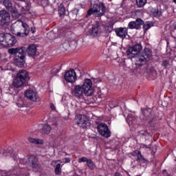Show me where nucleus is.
Returning a JSON list of instances; mask_svg holds the SVG:
<instances>
[{
	"label": "nucleus",
	"instance_id": "f257e3e1",
	"mask_svg": "<svg viewBox=\"0 0 176 176\" xmlns=\"http://www.w3.org/2000/svg\"><path fill=\"white\" fill-rule=\"evenodd\" d=\"M141 50H142V45H133L129 47L126 51L129 58H135V66L138 68L142 67V65L146 63V58H145V56L140 55V52H141Z\"/></svg>",
	"mask_w": 176,
	"mask_h": 176
},
{
	"label": "nucleus",
	"instance_id": "f03ea898",
	"mask_svg": "<svg viewBox=\"0 0 176 176\" xmlns=\"http://www.w3.org/2000/svg\"><path fill=\"white\" fill-rule=\"evenodd\" d=\"M105 6L102 3H98L94 5L92 8L88 10L86 17H89L91 14H94L96 17H101V16H104V13H105Z\"/></svg>",
	"mask_w": 176,
	"mask_h": 176
},
{
	"label": "nucleus",
	"instance_id": "7ed1b4c3",
	"mask_svg": "<svg viewBox=\"0 0 176 176\" xmlns=\"http://www.w3.org/2000/svg\"><path fill=\"white\" fill-rule=\"evenodd\" d=\"M16 25H20L23 27V32H19L17 31V29L16 30H12V34L14 35H16V36H20L21 38H24V36H28V34H30V27L28 25L21 21H18L15 23V24L12 25V28H14Z\"/></svg>",
	"mask_w": 176,
	"mask_h": 176
},
{
	"label": "nucleus",
	"instance_id": "20e7f679",
	"mask_svg": "<svg viewBox=\"0 0 176 176\" xmlns=\"http://www.w3.org/2000/svg\"><path fill=\"white\" fill-rule=\"evenodd\" d=\"M98 132L100 135L104 138H109L111 137V131L108 128V125L105 123H100L97 126Z\"/></svg>",
	"mask_w": 176,
	"mask_h": 176
},
{
	"label": "nucleus",
	"instance_id": "39448f33",
	"mask_svg": "<svg viewBox=\"0 0 176 176\" xmlns=\"http://www.w3.org/2000/svg\"><path fill=\"white\" fill-rule=\"evenodd\" d=\"M92 86H93V82H91V80L89 78H86L84 80L82 87L84 90V93L85 96H90L93 94V89H91Z\"/></svg>",
	"mask_w": 176,
	"mask_h": 176
},
{
	"label": "nucleus",
	"instance_id": "423d86ee",
	"mask_svg": "<svg viewBox=\"0 0 176 176\" xmlns=\"http://www.w3.org/2000/svg\"><path fill=\"white\" fill-rule=\"evenodd\" d=\"M77 120V124L82 129H87L88 126H90L89 120L86 118V116L78 115L76 118Z\"/></svg>",
	"mask_w": 176,
	"mask_h": 176
},
{
	"label": "nucleus",
	"instance_id": "0eeeda50",
	"mask_svg": "<svg viewBox=\"0 0 176 176\" xmlns=\"http://www.w3.org/2000/svg\"><path fill=\"white\" fill-rule=\"evenodd\" d=\"M1 24L4 27L9 25L10 23V14L6 10H2L0 12Z\"/></svg>",
	"mask_w": 176,
	"mask_h": 176
},
{
	"label": "nucleus",
	"instance_id": "6e6552de",
	"mask_svg": "<svg viewBox=\"0 0 176 176\" xmlns=\"http://www.w3.org/2000/svg\"><path fill=\"white\" fill-rule=\"evenodd\" d=\"M76 79H78V76L74 69L69 70L65 74V80L68 83H75Z\"/></svg>",
	"mask_w": 176,
	"mask_h": 176
},
{
	"label": "nucleus",
	"instance_id": "1a4fd4ad",
	"mask_svg": "<svg viewBox=\"0 0 176 176\" xmlns=\"http://www.w3.org/2000/svg\"><path fill=\"white\" fill-rule=\"evenodd\" d=\"M72 94L76 98H82L85 94V89H82L81 85H74V89L72 91Z\"/></svg>",
	"mask_w": 176,
	"mask_h": 176
},
{
	"label": "nucleus",
	"instance_id": "9d476101",
	"mask_svg": "<svg viewBox=\"0 0 176 176\" xmlns=\"http://www.w3.org/2000/svg\"><path fill=\"white\" fill-rule=\"evenodd\" d=\"M26 164L32 168H38V158L34 155L28 157L26 160Z\"/></svg>",
	"mask_w": 176,
	"mask_h": 176
},
{
	"label": "nucleus",
	"instance_id": "9b49d317",
	"mask_svg": "<svg viewBox=\"0 0 176 176\" xmlns=\"http://www.w3.org/2000/svg\"><path fill=\"white\" fill-rule=\"evenodd\" d=\"M14 61L16 67H19V68H23L25 63V52H23V54L15 57Z\"/></svg>",
	"mask_w": 176,
	"mask_h": 176
},
{
	"label": "nucleus",
	"instance_id": "f8f14e48",
	"mask_svg": "<svg viewBox=\"0 0 176 176\" xmlns=\"http://www.w3.org/2000/svg\"><path fill=\"white\" fill-rule=\"evenodd\" d=\"M25 96L28 100H30L31 101H39V96H38V94L33 90H28L25 92Z\"/></svg>",
	"mask_w": 176,
	"mask_h": 176
},
{
	"label": "nucleus",
	"instance_id": "ddd939ff",
	"mask_svg": "<svg viewBox=\"0 0 176 176\" xmlns=\"http://www.w3.org/2000/svg\"><path fill=\"white\" fill-rule=\"evenodd\" d=\"M142 24H144V21L141 19H138L136 21H131L128 27L130 30H140Z\"/></svg>",
	"mask_w": 176,
	"mask_h": 176
},
{
	"label": "nucleus",
	"instance_id": "4468645a",
	"mask_svg": "<svg viewBox=\"0 0 176 176\" xmlns=\"http://www.w3.org/2000/svg\"><path fill=\"white\" fill-rule=\"evenodd\" d=\"M26 52L30 57H36V56H38V51H36V45H29L26 50Z\"/></svg>",
	"mask_w": 176,
	"mask_h": 176
},
{
	"label": "nucleus",
	"instance_id": "2eb2a0df",
	"mask_svg": "<svg viewBox=\"0 0 176 176\" xmlns=\"http://www.w3.org/2000/svg\"><path fill=\"white\" fill-rule=\"evenodd\" d=\"M115 32L117 36L119 38H122V39H124L126 36H127V28H118L115 30Z\"/></svg>",
	"mask_w": 176,
	"mask_h": 176
},
{
	"label": "nucleus",
	"instance_id": "dca6fc26",
	"mask_svg": "<svg viewBox=\"0 0 176 176\" xmlns=\"http://www.w3.org/2000/svg\"><path fill=\"white\" fill-rule=\"evenodd\" d=\"M3 156H5V157H6V156H10V157H13V159H14V157L17 156V153L14 152L13 148L11 147H8L3 149Z\"/></svg>",
	"mask_w": 176,
	"mask_h": 176
},
{
	"label": "nucleus",
	"instance_id": "f3484780",
	"mask_svg": "<svg viewBox=\"0 0 176 176\" xmlns=\"http://www.w3.org/2000/svg\"><path fill=\"white\" fill-rule=\"evenodd\" d=\"M8 53L10 54H15L16 57L25 53V51L23 47L21 48H10L8 50Z\"/></svg>",
	"mask_w": 176,
	"mask_h": 176
},
{
	"label": "nucleus",
	"instance_id": "a211bd4d",
	"mask_svg": "<svg viewBox=\"0 0 176 176\" xmlns=\"http://www.w3.org/2000/svg\"><path fill=\"white\" fill-rule=\"evenodd\" d=\"M98 32H100V23L96 22L91 30H89V34L92 36H97L98 35Z\"/></svg>",
	"mask_w": 176,
	"mask_h": 176
},
{
	"label": "nucleus",
	"instance_id": "6ab92c4d",
	"mask_svg": "<svg viewBox=\"0 0 176 176\" xmlns=\"http://www.w3.org/2000/svg\"><path fill=\"white\" fill-rule=\"evenodd\" d=\"M132 156H137V161L138 162H141L142 163H147L148 160H146L142 155H141V151H133L132 153Z\"/></svg>",
	"mask_w": 176,
	"mask_h": 176
},
{
	"label": "nucleus",
	"instance_id": "aec40b11",
	"mask_svg": "<svg viewBox=\"0 0 176 176\" xmlns=\"http://www.w3.org/2000/svg\"><path fill=\"white\" fill-rule=\"evenodd\" d=\"M16 77L19 79L23 80L25 82V80L28 79V72L26 70H19Z\"/></svg>",
	"mask_w": 176,
	"mask_h": 176
},
{
	"label": "nucleus",
	"instance_id": "412c9836",
	"mask_svg": "<svg viewBox=\"0 0 176 176\" xmlns=\"http://www.w3.org/2000/svg\"><path fill=\"white\" fill-rule=\"evenodd\" d=\"M6 41L8 43V45H16L17 43V40L16 38L10 34H7L6 35Z\"/></svg>",
	"mask_w": 176,
	"mask_h": 176
},
{
	"label": "nucleus",
	"instance_id": "4be33fe9",
	"mask_svg": "<svg viewBox=\"0 0 176 176\" xmlns=\"http://www.w3.org/2000/svg\"><path fill=\"white\" fill-rule=\"evenodd\" d=\"M24 83H25V81L22 80L21 78H19V77H16V79L13 81V86L14 87H21L24 85Z\"/></svg>",
	"mask_w": 176,
	"mask_h": 176
},
{
	"label": "nucleus",
	"instance_id": "5701e85b",
	"mask_svg": "<svg viewBox=\"0 0 176 176\" xmlns=\"http://www.w3.org/2000/svg\"><path fill=\"white\" fill-rule=\"evenodd\" d=\"M0 3L3 5V6H5L6 9H8V10H12V8H13L10 0H0Z\"/></svg>",
	"mask_w": 176,
	"mask_h": 176
},
{
	"label": "nucleus",
	"instance_id": "b1692460",
	"mask_svg": "<svg viewBox=\"0 0 176 176\" xmlns=\"http://www.w3.org/2000/svg\"><path fill=\"white\" fill-rule=\"evenodd\" d=\"M126 122L129 126L131 124H137V118L133 115H129L126 118Z\"/></svg>",
	"mask_w": 176,
	"mask_h": 176
},
{
	"label": "nucleus",
	"instance_id": "393cba45",
	"mask_svg": "<svg viewBox=\"0 0 176 176\" xmlns=\"http://www.w3.org/2000/svg\"><path fill=\"white\" fill-rule=\"evenodd\" d=\"M50 131H52V127L49 124H45L43 126V129H41L42 134H49Z\"/></svg>",
	"mask_w": 176,
	"mask_h": 176
},
{
	"label": "nucleus",
	"instance_id": "a878e982",
	"mask_svg": "<svg viewBox=\"0 0 176 176\" xmlns=\"http://www.w3.org/2000/svg\"><path fill=\"white\" fill-rule=\"evenodd\" d=\"M28 141L30 142V144H37L38 145H42V144H43V140L40 139L29 138Z\"/></svg>",
	"mask_w": 176,
	"mask_h": 176
},
{
	"label": "nucleus",
	"instance_id": "bb28decb",
	"mask_svg": "<svg viewBox=\"0 0 176 176\" xmlns=\"http://www.w3.org/2000/svg\"><path fill=\"white\" fill-rule=\"evenodd\" d=\"M87 166L89 170H94V168H96V164L91 159H89L88 162H87Z\"/></svg>",
	"mask_w": 176,
	"mask_h": 176
},
{
	"label": "nucleus",
	"instance_id": "cd10ccee",
	"mask_svg": "<svg viewBox=\"0 0 176 176\" xmlns=\"http://www.w3.org/2000/svg\"><path fill=\"white\" fill-rule=\"evenodd\" d=\"M62 166L61 164H57L55 169H54V173L56 174V175H61V168H62Z\"/></svg>",
	"mask_w": 176,
	"mask_h": 176
},
{
	"label": "nucleus",
	"instance_id": "c85d7f7f",
	"mask_svg": "<svg viewBox=\"0 0 176 176\" xmlns=\"http://www.w3.org/2000/svg\"><path fill=\"white\" fill-rule=\"evenodd\" d=\"M12 12V17H15V19H17V17H20V14L17 9L13 8V7L10 10Z\"/></svg>",
	"mask_w": 176,
	"mask_h": 176
},
{
	"label": "nucleus",
	"instance_id": "c756f323",
	"mask_svg": "<svg viewBox=\"0 0 176 176\" xmlns=\"http://www.w3.org/2000/svg\"><path fill=\"white\" fill-rule=\"evenodd\" d=\"M146 0H136L137 6L139 8H144L146 5Z\"/></svg>",
	"mask_w": 176,
	"mask_h": 176
},
{
	"label": "nucleus",
	"instance_id": "7c9ffc66",
	"mask_svg": "<svg viewBox=\"0 0 176 176\" xmlns=\"http://www.w3.org/2000/svg\"><path fill=\"white\" fill-rule=\"evenodd\" d=\"M153 24L152 23V22H145L143 25V28L144 30V31H148V30H149V28H151V27H153Z\"/></svg>",
	"mask_w": 176,
	"mask_h": 176
},
{
	"label": "nucleus",
	"instance_id": "2f4dec72",
	"mask_svg": "<svg viewBox=\"0 0 176 176\" xmlns=\"http://www.w3.org/2000/svg\"><path fill=\"white\" fill-rule=\"evenodd\" d=\"M144 56H146L147 58H149V57H151V56H152V51L148 48H144Z\"/></svg>",
	"mask_w": 176,
	"mask_h": 176
},
{
	"label": "nucleus",
	"instance_id": "473e14b6",
	"mask_svg": "<svg viewBox=\"0 0 176 176\" xmlns=\"http://www.w3.org/2000/svg\"><path fill=\"white\" fill-rule=\"evenodd\" d=\"M63 47L65 50H75V49H76V45H65Z\"/></svg>",
	"mask_w": 176,
	"mask_h": 176
},
{
	"label": "nucleus",
	"instance_id": "72a5a7b5",
	"mask_svg": "<svg viewBox=\"0 0 176 176\" xmlns=\"http://www.w3.org/2000/svg\"><path fill=\"white\" fill-rule=\"evenodd\" d=\"M58 12H59L60 16H64L65 13V8H64V6L63 4H60L59 6Z\"/></svg>",
	"mask_w": 176,
	"mask_h": 176
},
{
	"label": "nucleus",
	"instance_id": "f704fd0d",
	"mask_svg": "<svg viewBox=\"0 0 176 176\" xmlns=\"http://www.w3.org/2000/svg\"><path fill=\"white\" fill-rule=\"evenodd\" d=\"M35 2L38 3H41L43 6H46L49 5V0H34Z\"/></svg>",
	"mask_w": 176,
	"mask_h": 176
},
{
	"label": "nucleus",
	"instance_id": "c9c22d12",
	"mask_svg": "<svg viewBox=\"0 0 176 176\" xmlns=\"http://www.w3.org/2000/svg\"><path fill=\"white\" fill-rule=\"evenodd\" d=\"M89 162V159L86 157H82L78 158V163H87Z\"/></svg>",
	"mask_w": 176,
	"mask_h": 176
},
{
	"label": "nucleus",
	"instance_id": "e433bc0d",
	"mask_svg": "<svg viewBox=\"0 0 176 176\" xmlns=\"http://www.w3.org/2000/svg\"><path fill=\"white\" fill-rule=\"evenodd\" d=\"M61 70V65L60 66H56L55 68L52 69L53 74H58L60 71Z\"/></svg>",
	"mask_w": 176,
	"mask_h": 176
},
{
	"label": "nucleus",
	"instance_id": "4c0bfd02",
	"mask_svg": "<svg viewBox=\"0 0 176 176\" xmlns=\"http://www.w3.org/2000/svg\"><path fill=\"white\" fill-rule=\"evenodd\" d=\"M153 16H155V17H160V16H162V11L159 10H155L153 12Z\"/></svg>",
	"mask_w": 176,
	"mask_h": 176
},
{
	"label": "nucleus",
	"instance_id": "58836bf2",
	"mask_svg": "<svg viewBox=\"0 0 176 176\" xmlns=\"http://www.w3.org/2000/svg\"><path fill=\"white\" fill-rule=\"evenodd\" d=\"M162 67H164L165 68H167L170 67V63H168V60H164L162 63Z\"/></svg>",
	"mask_w": 176,
	"mask_h": 176
},
{
	"label": "nucleus",
	"instance_id": "ea45409f",
	"mask_svg": "<svg viewBox=\"0 0 176 176\" xmlns=\"http://www.w3.org/2000/svg\"><path fill=\"white\" fill-rule=\"evenodd\" d=\"M143 115H144L146 118H148L149 115H151V113L148 110H144L143 112Z\"/></svg>",
	"mask_w": 176,
	"mask_h": 176
},
{
	"label": "nucleus",
	"instance_id": "a19ab883",
	"mask_svg": "<svg viewBox=\"0 0 176 176\" xmlns=\"http://www.w3.org/2000/svg\"><path fill=\"white\" fill-rule=\"evenodd\" d=\"M58 162H60V161L59 160L52 161L51 163V166H52V167H56V166H57V163H58Z\"/></svg>",
	"mask_w": 176,
	"mask_h": 176
},
{
	"label": "nucleus",
	"instance_id": "79ce46f5",
	"mask_svg": "<svg viewBox=\"0 0 176 176\" xmlns=\"http://www.w3.org/2000/svg\"><path fill=\"white\" fill-rule=\"evenodd\" d=\"M72 13H73V14H76V15H78V13H79V10L75 8L72 10Z\"/></svg>",
	"mask_w": 176,
	"mask_h": 176
},
{
	"label": "nucleus",
	"instance_id": "37998d69",
	"mask_svg": "<svg viewBox=\"0 0 176 176\" xmlns=\"http://www.w3.org/2000/svg\"><path fill=\"white\" fill-rule=\"evenodd\" d=\"M50 108L52 111H54L56 109V107H54V104H51L50 105Z\"/></svg>",
	"mask_w": 176,
	"mask_h": 176
},
{
	"label": "nucleus",
	"instance_id": "c03bdc74",
	"mask_svg": "<svg viewBox=\"0 0 176 176\" xmlns=\"http://www.w3.org/2000/svg\"><path fill=\"white\" fill-rule=\"evenodd\" d=\"M71 162V159L69 158H65V163H69Z\"/></svg>",
	"mask_w": 176,
	"mask_h": 176
},
{
	"label": "nucleus",
	"instance_id": "a18cd8bd",
	"mask_svg": "<svg viewBox=\"0 0 176 176\" xmlns=\"http://www.w3.org/2000/svg\"><path fill=\"white\" fill-rule=\"evenodd\" d=\"M9 90H10V92H9L10 94L13 93L12 90H14V87H10Z\"/></svg>",
	"mask_w": 176,
	"mask_h": 176
},
{
	"label": "nucleus",
	"instance_id": "49530a36",
	"mask_svg": "<svg viewBox=\"0 0 176 176\" xmlns=\"http://www.w3.org/2000/svg\"><path fill=\"white\" fill-rule=\"evenodd\" d=\"M162 43H166V45H168L170 43H168V41H167L166 40H162Z\"/></svg>",
	"mask_w": 176,
	"mask_h": 176
},
{
	"label": "nucleus",
	"instance_id": "de8ad7c7",
	"mask_svg": "<svg viewBox=\"0 0 176 176\" xmlns=\"http://www.w3.org/2000/svg\"><path fill=\"white\" fill-rule=\"evenodd\" d=\"M115 176H122V174L119 173H116Z\"/></svg>",
	"mask_w": 176,
	"mask_h": 176
},
{
	"label": "nucleus",
	"instance_id": "09e8293b",
	"mask_svg": "<svg viewBox=\"0 0 176 176\" xmlns=\"http://www.w3.org/2000/svg\"><path fill=\"white\" fill-rule=\"evenodd\" d=\"M173 27L175 30H176V21L174 22Z\"/></svg>",
	"mask_w": 176,
	"mask_h": 176
}]
</instances>
